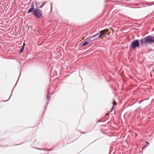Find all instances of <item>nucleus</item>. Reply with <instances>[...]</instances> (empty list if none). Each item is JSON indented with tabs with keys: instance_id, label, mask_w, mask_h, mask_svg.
Returning <instances> with one entry per match:
<instances>
[{
	"instance_id": "3",
	"label": "nucleus",
	"mask_w": 154,
	"mask_h": 154,
	"mask_svg": "<svg viewBox=\"0 0 154 154\" xmlns=\"http://www.w3.org/2000/svg\"><path fill=\"white\" fill-rule=\"evenodd\" d=\"M132 48L133 49H135L136 47H139V43L138 40L133 41L131 42Z\"/></svg>"
},
{
	"instance_id": "2",
	"label": "nucleus",
	"mask_w": 154,
	"mask_h": 154,
	"mask_svg": "<svg viewBox=\"0 0 154 154\" xmlns=\"http://www.w3.org/2000/svg\"><path fill=\"white\" fill-rule=\"evenodd\" d=\"M32 12L35 17L36 18L40 19L43 17L42 12L38 8H35L34 10H33Z\"/></svg>"
},
{
	"instance_id": "4",
	"label": "nucleus",
	"mask_w": 154,
	"mask_h": 154,
	"mask_svg": "<svg viewBox=\"0 0 154 154\" xmlns=\"http://www.w3.org/2000/svg\"><path fill=\"white\" fill-rule=\"evenodd\" d=\"M104 32H105V31L102 30L100 32V33L99 34H97V35H98V38H102V36H103V37L105 36V35L104 33Z\"/></svg>"
},
{
	"instance_id": "18",
	"label": "nucleus",
	"mask_w": 154,
	"mask_h": 154,
	"mask_svg": "<svg viewBox=\"0 0 154 154\" xmlns=\"http://www.w3.org/2000/svg\"><path fill=\"white\" fill-rule=\"evenodd\" d=\"M146 145H145L144 146V147L145 148L146 147Z\"/></svg>"
},
{
	"instance_id": "14",
	"label": "nucleus",
	"mask_w": 154,
	"mask_h": 154,
	"mask_svg": "<svg viewBox=\"0 0 154 154\" xmlns=\"http://www.w3.org/2000/svg\"><path fill=\"white\" fill-rule=\"evenodd\" d=\"M43 5H42L40 7H39V8H42L43 7Z\"/></svg>"
},
{
	"instance_id": "19",
	"label": "nucleus",
	"mask_w": 154,
	"mask_h": 154,
	"mask_svg": "<svg viewBox=\"0 0 154 154\" xmlns=\"http://www.w3.org/2000/svg\"><path fill=\"white\" fill-rule=\"evenodd\" d=\"M146 143L148 144H149V143L147 142H146Z\"/></svg>"
},
{
	"instance_id": "10",
	"label": "nucleus",
	"mask_w": 154,
	"mask_h": 154,
	"mask_svg": "<svg viewBox=\"0 0 154 154\" xmlns=\"http://www.w3.org/2000/svg\"><path fill=\"white\" fill-rule=\"evenodd\" d=\"M112 104L113 106L116 105V102L114 100H113Z\"/></svg>"
},
{
	"instance_id": "7",
	"label": "nucleus",
	"mask_w": 154,
	"mask_h": 154,
	"mask_svg": "<svg viewBox=\"0 0 154 154\" xmlns=\"http://www.w3.org/2000/svg\"><path fill=\"white\" fill-rule=\"evenodd\" d=\"M103 31H105V32H104V33L105 35L107 34L108 35H109V30L108 29H106V30H103Z\"/></svg>"
},
{
	"instance_id": "21",
	"label": "nucleus",
	"mask_w": 154,
	"mask_h": 154,
	"mask_svg": "<svg viewBox=\"0 0 154 154\" xmlns=\"http://www.w3.org/2000/svg\"><path fill=\"white\" fill-rule=\"evenodd\" d=\"M108 113H107L106 114V115H108Z\"/></svg>"
},
{
	"instance_id": "15",
	"label": "nucleus",
	"mask_w": 154,
	"mask_h": 154,
	"mask_svg": "<svg viewBox=\"0 0 154 154\" xmlns=\"http://www.w3.org/2000/svg\"><path fill=\"white\" fill-rule=\"evenodd\" d=\"M52 3H51V9H52Z\"/></svg>"
},
{
	"instance_id": "5",
	"label": "nucleus",
	"mask_w": 154,
	"mask_h": 154,
	"mask_svg": "<svg viewBox=\"0 0 154 154\" xmlns=\"http://www.w3.org/2000/svg\"><path fill=\"white\" fill-rule=\"evenodd\" d=\"M31 8L28 10L27 13L29 14L31 13L32 11L34 10V3L32 2L31 5Z\"/></svg>"
},
{
	"instance_id": "8",
	"label": "nucleus",
	"mask_w": 154,
	"mask_h": 154,
	"mask_svg": "<svg viewBox=\"0 0 154 154\" xmlns=\"http://www.w3.org/2000/svg\"><path fill=\"white\" fill-rule=\"evenodd\" d=\"M88 44V42L87 41L84 42L82 45V46H84Z\"/></svg>"
},
{
	"instance_id": "6",
	"label": "nucleus",
	"mask_w": 154,
	"mask_h": 154,
	"mask_svg": "<svg viewBox=\"0 0 154 154\" xmlns=\"http://www.w3.org/2000/svg\"><path fill=\"white\" fill-rule=\"evenodd\" d=\"M96 36V34L94 35L93 36L89 37L87 38V40H88L89 41H91L94 40V37Z\"/></svg>"
},
{
	"instance_id": "17",
	"label": "nucleus",
	"mask_w": 154,
	"mask_h": 154,
	"mask_svg": "<svg viewBox=\"0 0 154 154\" xmlns=\"http://www.w3.org/2000/svg\"><path fill=\"white\" fill-rule=\"evenodd\" d=\"M144 148H145V147H144V146H143V147L142 148V149H143Z\"/></svg>"
},
{
	"instance_id": "16",
	"label": "nucleus",
	"mask_w": 154,
	"mask_h": 154,
	"mask_svg": "<svg viewBox=\"0 0 154 154\" xmlns=\"http://www.w3.org/2000/svg\"><path fill=\"white\" fill-rule=\"evenodd\" d=\"M9 99H10V97L9 98V99H8V100H5V101H8Z\"/></svg>"
},
{
	"instance_id": "20",
	"label": "nucleus",
	"mask_w": 154,
	"mask_h": 154,
	"mask_svg": "<svg viewBox=\"0 0 154 154\" xmlns=\"http://www.w3.org/2000/svg\"><path fill=\"white\" fill-rule=\"evenodd\" d=\"M48 95H49L48 94V93L47 96H48Z\"/></svg>"
},
{
	"instance_id": "1",
	"label": "nucleus",
	"mask_w": 154,
	"mask_h": 154,
	"mask_svg": "<svg viewBox=\"0 0 154 154\" xmlns=\"http://www.w3.org/2000/svg\"><path fill=\"white\" fill-rule=\"evenodd\" d=\"M142 45H147L151 44L154 42V37L151 36H149L145 37L140 40Z\"/></svg>"
},
{
	"instance_id": "11",
	"label": "nucleus",
	"mask_w": 154,
	"mask_h": 154,
	"mask_svg": "<svg viewBox=\"0 0 154 154\" xmlns=\"http://www.w3.org/2000/svg\"><path fill=\"white\" fill-rule=\"evenodd\" d=\"M114 106H112V107L111 110L110 111V112H111L113 110V109H114Z\"/></svg>"
},
{
	"instance_id": "13",
	"label": "nucleus",
	"mask_w": 154,
	"mask_h": 154,
	"mask_svg": "<svg viewBox=\"0 0 154 154\" xmlns=\"http://www.w3.org/2000/svg\"><path fill=\"white\" fill-rule=\"evenodd\" d=\"M46 3V2H43L42 5L44 6L45 5Z\"/></svg>"
},
{
	"instance_id": "9",
	"label": "nucleus",
	"mask_w": 154,
	"mask_h": 154,
	"mask_svg": "<svg viewBox=\"0 0 154 154\" xmlns=\"http://www.w3.org/2000/svg\"><path fill=\"white\" fill-rule=\"evenodd\" d=\"M24 48V46H23L20 49V50L19 51V53L20 54L23 51Z\"/></svg>"
},
{
	"instance_id": "12",
	"label": "nucleus",
	"mask_w": 154,
	"mask_h": 154,
	"mask_svg": "<svg viewBox=\"0 0 154 154\" xmlns=\"http://www.w3.org/2000/svg\"><path fill=\"white\" fill-rule=\"evenodd\" d=\"M50 99H51V97H47V99L48 100H49Z\"/></svg>"
}]
</instances>
